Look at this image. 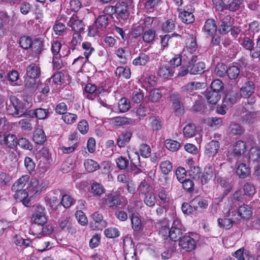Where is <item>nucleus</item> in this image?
<instances>
[{
    "instance_id": "obj_1",
    "label": "nucleus",
    "mask_w": 260,
    "mask_h": 260,
    "mask_svg": "<svg viewBox=\"0 0 260 260\" xmlns=\"http://www.w3.org/2000/svg\"><path fill=\"white\" fill-rule=\"evenodd\" d=\"M25 110L24 104L16 96L11 95L6 101V111L14 117H23Z\"/></svg>"
},
{
    "instance_id": "obj_2",
    "label": "nucleus",
    "mask_w": 260,
    "mask_h": 260,
    "mask_svg": "<svg viewBox=\"0 0 260 260\" xmlns=\"http://www.w3.org/2000/svg\"><path fill=\"white\" fill-rule=\"evenodd\" d=\"M197 49L196 39L189 37L186 39L185 46L182 51V56L184 60L189 63H192L197 61V56L193 54Z\"/></svg>"
},
{
    "instance_id": "obj_3",
    "label": "nucleus",
    "mask_w": 260,
    "mask_h": 260,
    "mask_svg": "<svg viewBox=\"0 0 260 260\" xmlns=\"http://www.w3.org/2000/svg\"><path fill=\"white\" fill-rule=\"evenodd\" d=\"M29 176L25 175L19 178L13 185L12 190L15 192V199H24L28 196V193L24 187L29 180Z\"/></svg>"
},
{
    "instance_id": "obj_4",
    "label": "nucleus",
    "mask_w": 260,
    "mask_h": 260,
    "mask_svg": "<svg viewBox=\"0 0 260 260\" xmlns=\"http://www.w3.org/2000/svg\"><path fill=\"white\" fill-rule=\"evenodd\" d=\"M178 11H179V17L182 22L189 24L194 22L195 19L193 14L194 8L191 5H188L183 9H178Z\"/></svg>"
},
{
    "instance_id": "obj_5",
    "label": "nucleus",
    "mask_w": 260,
    "mask_h": 260,
    "mask_svg": "<svg viewBox=\"0 0 260 260\" xmlns=\"http://www.w3.org/2000/svg\"><path fill=\"white\" fill-rule=\"evenodd\" d=\"M46 213L44 207L40 205L36 206L35 212L32 215V221L38 225H44L47 221Z\"/></svg>"
},
{
    "instance_id": "obj_6",
    "label": "nucleus",
    "mask_w": 260,
    "mask_h": 260,
    "mask_svg": "<svg viewBox=\"0 0 260 260\" xmlns=\"http://www.w3.org/2000/svg\"><path fill=\"white\" fill-rule=\"evenodd\" d=\"M47 187V183L44 180L33 178L28 183L27 189L30 193L35 194L45 190Z\"/></svg>"
},
{
    "instance_id": "obj_7",
    "label": "nucleus",
    "mask_w": 260,
    "mask_h": 260,
    "mask_svg": "<svg viewBox=\"0 0 260 260\" xmlns=\"http://www.w3.org/2000/svg\"><path fill=\"white\" fill-rule=\"evenodd\" d=\"M104 88L102 87H97L95 85L88 83L84 87L83 94L84 96L89 100H93L95 96L104 92Z\"/></svg>"
},
{
    "instance_id": "obj_8",
    "label": "nucleus",
    "mask_w": 260,
    "mask_h": 260,
    "mask_svg": "<svg viewBox=\"0 0 260 260\" xmlns=\"http://www.w3.org/2000/svg\"><path fill=\"white\" fill-rule=\"evenodd\" d=\"M188 173L190 177L193 179H198L200 177L201 170L200 168L196 165L195 162L192 159L186 160Z\"/></svg>"
},
{
    "instance_id": "obj_9",
    "label": "nucleus",
    "mask_w": 260,
    "mask_h": 260,
    "mask_svg": "<svg viewBox=\"0 0 260 260\" xmlns=\"http://www.w3.org/2000/svg\"><path fill=\"white\" fill-rule=\"evenodd\" d=\"M179 245L187 251H190L195 249L196 242L191 237L186 236L179 239Z\"/></svg>"
},
{
    "instance_id": "obj_10",
    "label": "nucleus",
    "mask_w": 260,
    "mask_h": 260,
    "mask_svg": "<svg viewBox=\"0 0 260 260\" xmlns=\"http://www.w3.org/2000/svg\"><path fill=\"white\" fill-rule=\"evenodd\" d=\"M68 26L75 31V33L80 34L85 29V25L82 20L79 19L76 16H73L70 18L68 22Z\"/></svg>"
},
{
    "instance_id": "obj_11",
    "label": "nucleus",
    "mask_w": 260,
    "mask_h": 260,
    "mask_svg": "<svg viewBox=\"0 0 260 260\" xmlns=\"http://www.w3.org/2000/svg\"><path fill=\"white\" fill-rule=\"evenodd\" d=\"M233 25V20L231 16L226 15L221 18V23L219 26L218 31L221 35H225L229 32Z\"/></svg>"
},
{
    "instance_id": "obj_12",
    "label": "nucleus",
    "mask_w": 260,
    "mask_h": 260,
    "mask_svg": "<svg viewBox=\"0 0 260 260\" xmlns=\"http://www.w3.org/2000/svg\"><path fill=\"white\" fill-rule=\"evenodd\" d=\"M181 226V223L179 220L176 219L174 221L172 227L170 229L169 235H168L171 239L175 241L180 238L182 234Z\"/></svg>"
},
{
    "instance_id": "obj_13",
    "label": "nucleus",
    "mask_w": 260,
    "mask_h": 260,
    "mask_svg": "<svg viewBox=\"0 0 260 260\" xmlns=\"http://www.w3.org/2000/svg\"><path fill=\"white\" fill-rule=\"evenodd\" d=\"M216 172L215 168L211 165L207 166L205 169L204 173L202 174L201 179V182L202 184H205L208 181L216 177Z\"/></svg>"
},
{
    "instance_id": "obj_14",
    "label": "nucleus",
    "mask_w": 260,
    "mask_h": 260,
    "mask_svg": "<svg viewBox=\"0 0 260 260\" xmlns=\"http://www.w3.org/2000/svg\"><path fill=\"white\" fill-rule=\"evenodd\" d=\"M103 203L108 207L113 208L119 205L121 203V201L118 194L109 193L105 196Z\"/></svg>"
},
{
    "instance_id": "obj_15",
    "label": "nucleus",
    "mask_w": 260,
    "mask_h": 260,
    "mask_svg": "<svg viewBox=\"0 0 260 260\" xmlns=\"http://www.w3.org/2000/svg\"><path fill=\"white\" fill-rule=\"evenodd\" d=\"M236 212L235 211L230 212L226 215L228 218L223 219L218 218V225L222 228L225 229H229L233 225V223L235 221L233 216H235Z\"/></svg>"
},
{
    "instance_id": "obj_16",
    "label": "nucleus",
    "mask_w": 260,
    "mask_h": 260,
    "mask_svg": "<svg viewBox=\"0 0 260 260\" xmlns=\"http://www.w3.org/2000/svg\"><path fill=\"white\" fill-rule=\"evenodd\" d=\"M240 95L239 94L238 91L237 90H228L225 95L224 103L226 106H232L235 104L240 99Z\"/></svg>"
},
{
    "instance_id": "obj_17",
    "label": "nucleus",
    "mask_w": 260,
    "mask_h": 260,
    "mask_svg": "<svg viewBox=\"0 0 260 260\" xmlns=\"http://www.w3.org/2000/svg\"><path fill=\"white\" fill-rule=\"evenodd\" d=\"M238 214L241 219L248 220L252 216V208L249 205L243 204L239 207Z\"/></svg>"
},
{
    "instance_id": "obj_18",
    "label": "nucleus",
    "mask_w": 260,
    "mask_h": 260,
    "mask_svg": "<svg viewBox=\"0 0 260 260\" xmlns=\"http://www.w3.org/2000/svg\"><path fill=\"white\" fill-rule=\"evenodd\" d=\"M255 90V85L253 82H246L240 88V96L243 98H249L251 96Z\"/></svg>"
},
{
    "instance_id": "obj_19",
    "label": "nucleus",
    "mask_w": 260,
    "mask_h": 260,
    "mask_svg": "<svg viewBox=\"0 0 260 260\" xmlns=\"http://www.w3.org/2000/svg\"><path fill=\"white\" fill-rule=\"evenodd\" d=\"M217 26L213 19H209L205 23L203 31L207 36L212 37L216 32Z\"/></svg>"
},
{
    "instance_id": "obj_20",
    "label": "nucleus",
    "mask_w": 260,
    "mask_h": 260,
    "mask_svg": "<svg viewBox=\"0 0 260 260\" xmlns=\"http://www.w3.org/2000/svg\"><path fill=\"white\" fill-rule=\"evenodd\" d=\"M114 12L123 19H126L129 15L128 5L125 2L118 3L114 7Z\"/></svg>"
},
{
    "instance_id": "obj_21",
    "label": "nucleus",
    "mask_w": 260,
    "mask_h": 260,
    "mask_svg": "<svg viewBox=\"0 0 260 260\" xmlns=\"http://www.w3.org/2000/svg\"><path fill=\"white\" fill-rule=\"evenodd\" d=\"M174 73V71L169 64L161 65L158 71V75L165 79H170Z\"/></svg>"
},
{
    "instance_id": "obj_22",
    "label": "nucleus",
    "mask_w": 260,
    "mask_h": 260,
    "mask_svg": "<svg viewBox=\"0 0 260 260\" xmlns=\"http://www.w3.org/2000/svg\"><path fill=\"white\" fill-rule=\"evenodd\" d=\"M188 68H189V73L190 74L196 75L203 73L205 68V64L203 62H199L197 63H187L186 64Z\"/></svg>"
},
{
    "instance_id": "obj_23",
    "label": "nucleus",
    "mask_w": 260,
    "mask_h": 260,
    "mask_svg": "<svg viewBox=\"0 0 260 260\" xmlns=\"http://www.w3.org/2000/svg\"><path fill=\"white\" fill-rule=\"evenodd\" d=\"M219 148V142L212 141L206 146L205 153L208 156H214L217 153Z\"/></svg>"
},
{
    "instance_id": "obj_24",
    "label": "nucleus",
    "mask_w": 260,
    "mask_h": 260,
    "mask_svg": "<svg viewBox=\"0 0 260 260\" xmlns=\"http://www.w3.org/2000/svg\"><path fill=\"white\" fill-rule=\"evenodd\" d=\"M204 85V83L196 81L191 82L182 87L181 91L184 93H190L194 90L202 88Z\"/></svg>"
},
{
    "instance_id": "obj_25",
    "label": "nucleus",
    "mask_w": 260,
    "mask_h": 260,
    "mask_svg": "<svg viewBox=\"0 0 260 260\" xmlns=\"http://www.w3.org/2000/svg\"><path fill=\"white\" fill-rule=\"evenodd\" d=\"M133 122L132 119L125 117L117 116L109 119V123L115 126H119L123 125L128 124Z\"/></svg>"
},
{
    "instance_id": "obj_26",
    "label": "nucleus",
    "mask_w": 260,
    "mask_h": 260,
    "mask_svg": "<svg viewBox=\"0 0 260 260\" xmlns=\"http://www.w3.org/2000/svg\"><path fill=\"white\" fill-rule=\"evenodd\" d=\"M236 174L240 178H247L250 174V169L246 164L241 163L237 166Z\"/></svg>"
},
{
    "instance_id": "obj_27",
    "label": "nucleus",
    "mask_w": 260,
    "mask_h": 260,
    "mask_svg": "<svg viewBox=\"0 0 260 260\" xmlns=\"http://www.w3.org/2000/svg\"><path fill=\"white\" fill-rule=\"evenodd\" d=\"M132 134L130 131H125L122 132L117 140V144L119 147L124 146L131 140Z\"/></svg>"
},
{
    "instance_id": "obj_28",
    "label": "nucleus",
    "mask_w": 260,
    "mask_h": 260,
    "mask_svg": "<svg viewBox=\"0 0 260 260\" xmlns=\"http://www.w3.org/2000/svg\"><path fill=\"white\" fill-rule=\"evenodd\" d=\"M17 139L16 135L14 134H6L4 138L1 141V145L3 146H7L10 148L14 147L16 144V140Z\"/></svg>"
},
{
    "instance_id": "obj_29",
    "label": "nucleus",
    "mask_w": 260,
    "mask_h": 260,
    "mask_svg": "<svg viewBox=\"0 0 260 260\" xmlns=\"http://www.w3.org/2000/svg\"><path fill=\"white\" fill-rule=\"evenodd\" d=\"M41 73L40 68L35 63H31L26 69V75L29 78H37Z\"/></svg>"
},
{
    "instance_id": "obj_30",
    "label": "nucleus",
    "mask_w": 260,
    "mask_h": 260,
    "mask_svg": "<svg viewBox=\"0 0 260 260\" xmlns=\"http://www.w3.org/2000/svg\"><path fill=\"white\" fill-rule=\"evenodd\" d=\"M150 60L149 56L144 53H140L133 60V64L135 66H143L146 65Z\"/></svg>"
},
{
    "instance_id": "obj_31",
    "label": "nucleus",
    "mask_w": 260,
    "mask_h": 260,
    "mask_svg": "<svg viewBox=\"0 0 260 260\" xmlns=\"http://www.w3.org/2000/svg\"><path fill=\"white\" fill-rule=\"evenodd\" d=\"M9 21V16L4 13H0V38L7 33L6 25Z\"/></svg>"
},
{
    "instance_id": "obj_32",
    "label": "nucleus",
    "mask_w": 260,
    "mask_h": 260,
    "mask_svg": "<svg viewBox=\"0 0 260 260\" xmlns=\"http://www.w3.org/2000/svg\"><path fill=\"white\" fill-rule=\"evenodd\" d=\"M45 201L46 205L49 206L52 210H54L57 209V206H59L60 204L57 197L52 196L50 194L45 198Z\"/></svg>"
},
{
    "instance_id": "obj_33",
    "label": "nucleus",
    "mask_w": 260,
    "mask_h": 260,
    "mask_svg": "<svg viewBox=\"0 0 260 260\" xmlns=\"http://www.w3.org/2000/svg\"><path fill=\"white\" fill-rule=\"evenodd\" d=\"M206 98L208 103L211 104H216L221 98L220 93L213 90H209L207 92Z\"/></svg>"
},
{
    "instance_id": "obj_34",
    "label": "nucleus",
    "mask_w": 260,
    "mask_h": 260,
    "mask_svg": "<svg viewBox=\"0 0 260 260\" xmlns=\"http://www.w3.org/2000/svg\"><path fill=\"white\" fill-rule=\"evenodd\" d=\"M197 133L196 125L193 123L187 124L183 128V134L185 137L191 138Z\"/></svg>"
},
{
    "instance_id": "obj_35",
    "label": "nucleus",
    "mask_w": 260,
    "mask_h": 260,
    "mask_svg": "<svg viewBox=\"0 0 260 260\" xmlns=\"http://www.w3.org/2000/svg\"><path fill=\"white\" fill-rule=\"evenodd\" d=\"M116 76L119 78L123 77L128 79L131 76V70L128 68L118 67L115 71Z\"/></svg>"
},
{
    "instance_id": "obj_36",
    "label": "nucleus",
    "mask_w": 260,
    "mask_h": 260,
    "mask_svg": "<svg viewBox=\"0 0 260 260\" xmlns=\"http://www.w3.org/2000/svg\"><path fill=\"white\" fill-rule=\"evenodd\" d=\"M108 23V17L106 15L99 16L95 22L96 27L100 29L106 28Z\"/></svg>"
},
{
    "instance_id": "obj_37",
    "label": "nucleus",
    "mask_w": 260,
    "mask_h": 260,
    "mask_svg": "<svg viewBox=\"0 0 260 260\" xmlns=\"http://www.w3.org/2000/svg\"><path fill=\"white\" fill-rule=\"evenodd\" d=\"M85 169L89 172H92L99 169L100 166L99 164L93 159H87L84 163Z\"/></svg>"
},
{
    "instance_id": "obj_38",
    "label": "nucleus",
    "mask_w": 260,
    "mask_h": 260,
    "mask_svg": "<svg viewBox=\"0 0 260 260\" xmlns=\"http://www.w3.org/2000/svg\"><path fill=\"white\" fill-rule=\"evenodd\" d=\"M19 44L21 48L27 49L31 47H32L33 42L30 37L24 36L20 38Z\"/></svg>"
},
{
    "instance_id": "obj_39",
    "label": "nucleus",
    "mask_w": 260,
    "mask_h": 260,
    "mask_svg": "<svg viewBox=\"0 0 260 260\" xmlns=\"http://www.w3.org/2000/svg\"><path fill=\"white\" fill-rule=\"evenodd\" d=\"M246 150V146L244 142L238 141L234 145L233 151L234 153L237 155L243 154Z\"/></svg>"
},
{
    "instance_id": "obj_40",
    "label": "nucleus",
    "mask_w": 260,
    "mask_h": 260,
    "mask_svg": "<svg viewBox=\"0 0 260 260\" xmlns=\"http://www.w3.org/2000/svg\"><path fill=\"white\" fill-rule=\"evenodd\" d=\"M137 191L139 194L145 196L151 192V188L149 184L145 181H142L138 187Z\"/></svg>"
},
{
    "instance_id": "obj_41",
    "label": "nucleus",
    "mask_w": 260,
    "mask_h": 260,
    "mask_svg": "<svg viewBox=\"0 0 260 260\" xmlns=\"http://www.w3.org/2000/svg\"><path fill=\"white\" fill-rule=\"evenodd\" d=\"M240 72V69L238 67L232 66L227 69L226 73L229 79L235 80L239 76Z\"/></svg>"
},
{
    "instance_id": "obj_42",
    "label": "nucleus",
    "mask_w": 260,
    "mask_h": 260,
    "mask_svg": "<svg viewBox=\"0 0 260 260\" xmlns=\"http://www.w3.org/2000/svg\"><path fill=\"white\" fill-rule=\"evenodd\" d=\"M241 44L245 49L250 51V56H251V52L255 49V47L254 48L253 41L248 37H244L241 40Z\"/></svg>"
},
{
    "instance_id": "obj_43",
    "label": "nucleus",
    "mask_w": 260,
    "mask_h": 260,
    "mask_svg": "<svg viewBox=\"0 0 260 260\" xmlns=\"http://www.w3.org/2000/svg\"><path fill=\"white\" fill-rule=\"evenodd\" d=\"M34 141L37 144H42L46 140V137L43 131L41 129H37L34 135Z\"/></svg>"
},
{
    "instance_id": "obj_44",
    "label": "nucleus",
    "mask_w": 260,
    "mask_h": 260,
    "mask_svg": "<svg viewBox=\"0 0 260 260\" xmlns=\"http://www.w3.org/2000/svg\"><path fill=\"white\" fill-rule=\"evenodd\" d=\"M7 78L11 85L13 86L19 85L18 81L19 79V75L17 71H12L10 72L7 75Z\"/></svg>"
},
{
    "instance_id": "obj_45",
    "label": "nucleus",
    "mask_w": 260,
    "mask_h": 260,
    "mask_svg": "<svg viewBox=\"0 0 260 260\" xmlns=\"http://www.w3.org/2000/svg\"><path fill=\"white\" fill-rule=\"evenodd\" d=\"M165 145L167 149L172 152L177 151L180 147V144L178 142L171 139L167 140Z\"/></svg>"
},
{
    "instance_id": "obj_46",
    "label": "nucleus",
    "mask_w": 260,
    "mask_h": 260,
    "mask_svg": "<svg viewBox=\"0 0 260 260\" xmlns=\"http://www.w3.org/2000/svg\"><path fill=\"white\" fill-rule=\"evenodd\" d=\"M82 40V38L80 34L74 33L69 44L70 48L72 50L76 49L77 47L80 44Z\"/></svg>"
},
{
    "instance_id": "obj_47",
    "label": "nucleus",
    "mask_w": 260,
    "mask_h": 260,
    "mask_svg": "<svg viewBox=\"0 0 260 260\" xmlns=\"http://www.w3.org/2000/svg\"><path fill=\"white\" fill-rule=\"evenodd\" d=\"M249 158L254 161H260V146L251 148L249 152Z\"/></svg>"
},
{
    "instance_id": "obj_48",
    "label": "nucleus",
    "mask_w": 260,
    "mask_h": 260,
    "mask_svg": "<svg viewBox=\"0 0 260 260\" xmlns=\"http://www.w3.org/2000/svg\"><path fill=\"white\" fill-rule=\"evenodd\" d=\"M144 203L149 207H153L155 205L156 203V197L154 193L151 191L144 196Z\"/></svg>"
},
{
    "instance_id": "obj_49",
    "label": "nucleus",
    "mask_w": 260,
    "mask_h": 260,
    "mask_svg": "<svg viewBox=\"0 0 260 260\" xmlns=\"http://www.w3.org/2000/svg\"><path fill=\"white\" fill-rule=\"evenodd\" d=\"M132 228L135 231H139L142 229V224L140 219L134 214L131 216Z\"/></svg>"
},
{
    "instance_id": "obj_50",
    "label": "nucleus",
    "mask_w": 260,
    "mask_h": 260,
    "mask_svg": "<svg viewBox=\"0 0 260 260\" xmlns=\"http://www.w3.org/2000/svg\"><path fill=\"white\" fill-rule=\"evenodd\" d=\"M183 61L186 64L188 62L183 59L182 56V53L181 54L176 55L172 59L170 60L169 65L172 66L173 69L176 67H178L181 65V62Z\"/></svg>"
},
{
    "instance_id": "obj_51",
    "label": "nucleus",
    "mask_w": 260,
    "mask_h": 260,
    "mask_svg": "<svg viewBox=\"0 0 260 260\" xmlns=\"http://www.w3.org/2000/svg\"><path fill=\"white\" fill-rule=\"evenodd\" d=\"M156 17H151L150 16H145L143 19H141L139 21L140 24L144 29L149 28L152 26L153 22L156 20Z\"/></svg>"
},
{
    "instance_id": "obj_52",
    "label": "nucleus",
    "mask_w": 260,
    "mask_h": 260,
    "mask_svg": "<svg viewBox=\"0 0 260 260\" xmlns=\"http://www.w3.org/2000/svg\"><path fill=\"white\" fill-rule=\"evenodd\" d=\"M155 31L151 29L144 31L143 34V40L146 43H151L154 39Z\"/></svg>"
},
{
    "instance_id": "obj_53",
    "label": "nucleus",
    "mask_w": 260,
    "mask_h": 260,
    "mask_svg": "<svg viewBox=\"0 0 260 260\" xmlns=\"http://www.w3.org/2000/svg\"><path fill=\"white\" fill-rule=\"evenodd\" d=\"M18 124L24 131H30L32 129V125L30 118H24L18 122Z\"/></svg>"
},
{
    "instance_id": "obj_54",
    "label": "nucleus",
    "mask_w": 260,
    "mask_h": 260,
    "mask_svg": "<svg viewBox=\"0 0 260 260\" xmlns=\"http://www.w3.org/2000/svg\"><path fill=\"white\" fill-rule=\"evenodd\" d=\"M17 143L22 149L29 150H31L33 149V146L30 141L25 138H20Z\"/></svg>"
},
{
    "instance_id": "obj_55",
    "label": "nucleus",
    "mask_w": 260,
    "mask_h": 260,
    "mask_svg": "<svg viewBox=\"0 0 260 260\" xmlns=\"http://www.w3.org/2000/svg\"><path fill=\"white\" fill-rule=\"evenodd\" d=\"M35 117L37 118L43 120L47 118L49 114V112L47 109L38 108L35 110Z\"/></svg>"
},
{
    "instance_id": "obj_56",
    "label": "nucleus",
    "mask_w": 260,
    "mask_h": 260,
    "mask_svg": "<svg viewBox=\"0 0 260 260\" xmlns=\"http://www.w3.org/2000/svg\"><path fill=\"white\" fill-rule=\"evenodd\" d=\"M82 47L84 50V55L88 59L89 56L94 51V48L92 47L90 43L85 42L82 44Z\"/></svg>"
},
{
    "instance_id": "obj_57",
    "label": "nucleus",
    "mask_w": 260,
    "mask_h": 260,
    "mask_svg": "<svg viewBox=\"0 0 260 260\" xmlns=\"http://www.w3.org/2000/svg\"><path fill=\"white\" fill-rule=\"evenodd\" d=\"M248 251L244 248H241L235 251L233 254L239 260H246L245 258L248 256ZM251 260H255L253 257H251Z\"/></svg>"
},
{
    "instance_id": "obj_58",
    "label": "nucleus",
    "mask_w": 260,
    "mask_h": 260,
    "mask_svg": "<svg viewBox=\"0 0 260 260\" xmlns=\"http://www.w3.org/2000/svg\"><path fill=\"white\" fill-rule=\"evenodd\" d=\"M229 132L232 135H240L243 132V128L238 124L232 123L228 128Z\"/></svg>"
},
{
    "instance_id": "obj_59",
    "label": "nucleus",
    "mask_w": 260,
    "mask_h": 260,
    "mask_svg": "<svg viewBox=\"0 0 260 260\" xmlns=\"http://www.w3.org/2000/svg\"><path fill=\"white\" fill-rule=\"evenodd\" d=\"M75 200L69 194H64L62 197L60 204L66 208L71 207L75 203Z\"/></svg>"
},
{
    "instance_id": "obj_60",
    "label": "nucleus",
    "mask_w": 260,
    "mask_h": 260,
    "mask_svg": "<svg viewBox=\"0 0 260 260\" xmlns=\"http://www.w3.org/2000/svg\"><path fill=\"white\" fill-rule=\"evenodd\" d=\"M256 115L255 112H248L242 117V122L248 124H252L256 120Z\"/></svg>"
},
{
    "instance_id": "obj_61",
    "label": "nucleus",
    "mask_w": 260,
    "mask_h": 260,
    "mask_svg": "<svg viewBox=\"0 0 260 260\" xmlns=\"http://www.w3.org/2000/svg\"><path fill=\"white\" fill-rule=\"evenodd\" d=\"M66 28L67 27L63 23L58 21H56L53 26L55 34L59 36L63 35Z\"/></svg>"
},
{
    "instance_id": "obj_62",
    "label": "nucleus",
    "mask_w": 260,
    "mask_h": 260,
    "mask_svg": "<svg viewBox=\"0 0 260 260\" xmlns=\"http://www.w3.org/2000/svg\"><path fill=\"white\" fill-rule=\"evenodd\" d=\"M175 28V21L173 19H168L162 25V29L166 32H171Z\"/></svg>"
},
{
    "instance_id": "obj_63",
    "label": "nucleus",
    "mask_w": 260,
    "mask_h": 260,
    "mask_svg": "<svg viewBox=\"0 0 260 260\" xmlns=\"http://www.w3.org/2000/svg\"><path fill=\"white\" fill-rule=\"evenodd\" d=\"M77 119L76 114L66 112L62 116V119L67 124H71L75 122Z\"/></svg>"
},
{
    "instance_id": "obj_64",
    "label": "nucleus",
    "mask_w": 260,
    "mask_h": 260,
    "mask_svg": "<svg viewBox=\"0 0 260 260\" xmlns=\"http://www.w3.org/2000/svg\"><path fill=\"white\" fill-rule=\"evenodd\" d=\"M104 234L107 238H114L120 235L119 231L115 228L106 229L104 231Z\"/></svg>"
}]
</instances>
